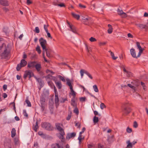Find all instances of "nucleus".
Returning <instances> with one entry per match:
<instances>
[{
    "instance_id": "1",
    "label": "nucleus",
    "mask_w": 148,
    "mask_h": 148,
    "mask_svg": "<svg viewBox=\"0 0 148 148\" xmlns=\"http://www.w3.org/2000/svg\"><path fill=\"white\" fill-rule=\"evenodd\" d=\"M1 44L0 46V52L3 51L1 54V56L5 58H6L8 57L10 53L11 47L9 44L6 45L4 43Z\"/></svg>"
},
{
    "instance_id": "2",
    "label": "nucleus",
    "mask_w": 148,
    "mask_h": 148,
    "mask_svg": "<svg viewBox=\"0 0 148 148\" xmlns=\"http://www.w3.org/2000/svg\"><path fill=\"white\" fill-rule=\"evenodd\" d=\"M130 104L129 103H124L122 106V110L123 115L126 116L131 111L130 107Z\"/></svg>"
},
{
    "instance_id": "3",
    "label": "nucleus",
    "mask_w": 148,
    "mask_h": 148,
    "mask_svg": "<svg viewBox=\"0 0 148 148\" xmlns=\"http://www.w3.org/2000/svg\"><path fill=\"white\" fill-rule=\"evenodd\" d=\"M42 128L48 131H52L54 129L53 127L49 123L47 122H42L41 123Z\"/></svg>"
},
{
    "instance_id": "4",
    "label": "nucleus",
    "mask_w": 148,
    "mask_h": 148,
    "mask_svg": "<svg viewBox=\"0 0 148 148\" xmlns=\"http://www.w3.org/2000/svg\"><path fill=\"white\" fill-rule=\"evenodd\" d=\"M40 101L41 110L43 112L45 110V96L43 95H41L40 96Z\"/></svg>"
},
{
    "instance_id": "5",
    "label": "nucleus",
    "mask_w": 148,
    "mask_h": 148,
    "mask_svg": "<svg viewBox=\"0 0 148 148\" xmlns=\"http://www.w3.org/2000/svg\"><path fill=\"white\" fill-rule=\"evenodd\" d=\"M27 61L24 59H22L21 60L20 64L17 65L16 67V70L17 71H19L21 67L25 66L27 65Z\"/></svg>"
},
{
    "instance_id": "6",
    "label": "nucleus",
    "mask_w": 148,
    "mask_h": 148,
    "mask_svg": "<svg viewBox=\"0 0 148 148\" xmlns=\"http://www.w3.org/2000/svg\"><path fill=\"white\" fill-rule=\"evenodd\" d=\"M39 41L40 45L43 50V51H44V49H45L46 48V45H47V41L45 40L43 38H41L40 39Z\"/></svg>"
},
{
    "instance_id": "7",
    "label": "nucleus",
    "mask_w": 148,
    "mask_h": 148,
    "mask_svg": "<svg viewBox=\"0 0 148 148\" xmlns=\"http://www.w3.org/2000/svg\"><path fill=\"white\" fill-rule=\"evenodd\" d=\"M29 76V79H30L31 77L34 76V74L31 71H26L25 72L23 75V77L25 79H26L27 77Z\"/></svg>"
},
{
    "instance_id": "8",
    "label": "nucleus",
    "mask_w": 148,
    "mask_h": 148,
    "mask_svg": "<svg viewBox=\"0 0 148 148\" xmlns=\"http://www.w3.org/2000/svg\"><path fill=\"white\" fill-rule=\"evenodd\" d=\"M4 145L5 148H12V142L10 139H7L4 141Z\"/></svg>"
},
{
    "instance_id": "9",
    "label": "nucleus",
    "mask_w": 148,
    "mask_h": 148,
    "mask_svg": "<svg viewBox=\"0 0 148 148\" xmlns=\"http://www.w3.org/2000/svg\"><path fill=\"white\" fill-rule=\"evenodd\" d=\"M54 102L52 99H51L49 101V107L51 113V114L53 113V110L54 108Z\"/></svg>"
},
{
    "instance_id": "10",
    "label": "nucleus",
    "mask_w": 148,
    "mask_h": 148,
    "mask_svg": "<svg viewBox=\"0 0 148 148\" xmlns=\"http://www.w3.org/2000/svg\"><path fill=\"white\" fill-rule=\"evenodd\" d=\"M55 126L57 129L61 132H64V129L62 127L63 126L62 124L60 123H55Z\"/></svg>"
},
{
    "instance_id": "11",
    "label": "nucleus",
    "mask_w": 148,
    "mask_h": 148,
    "mask_svg": "<svg viewBox=\"0 0 148 148\" xmlns=\"http://www.w3.org/2000/svg\"><path fill=\"white\" fill-rule=\"evenodd\" d=\"M136 25L137 27L141 29H145L146 31H148V23L147 25H143L141 24H136Z\"/></svg>"
},
{
    "instance_id": "12",
    "label": "nucleus",
    "mask_w": 148,
    "mask_h": 148,
    "mask_svg": "<svg viewBox=\"0 0 148 148\" xmlns=\"http://www.w3.org/2000/svg\"><path fill=\"white\" fill-rule=\"evenodd\" d=\"M55 92V103L56 105V108L58 107L59 105V99L58 96V92Z\"/></svg>"
},
{
    "instance_id": "13",
    "label": "nucleus",
    "mask_w": 148,
    "mask_h": 148,
    "mask_svg": "<svg viewBox=\"0 0 148 148\" xmlns=\"http://www.w3.org/2000/svg\"><path fill=\"white\" fill-rule=\"evenodd\" d=\"M76 134L75 132L68 133L66 136V139L69 140L71 138H74L76 136Z\"/></svg>"
},
{
    "instance_id": "14",
    "label": "nucleus",
    "mask_w": 148,
    "mask_h": 148,
    "mask_svg": "<svg viewBox=\"0 0 148 148\" xmlns=\"http://www.w3.org/2000/svg\"><path fill=\"white\" fill-rule=\"evenodd\" d=\"M35 67V68L37 71L39 73L41 74L42 73L41 71V65L39 64H36Z\"/></svg>"
},
{
    "instance_id": "15",
    "label": "nucleus",
    "mask_w": 148,
    "mask_h": 148,
    "mask_svg": "<svg viewBox=\"0 0 148 148\" xmlns=\"http://www.w3.org/2000/svg\"><path fill=\"white\" fill-rule=\"evenodd\" d=\"M36 62L35 61L31 62H28L27 67L29 68H33L35 67Z\"/></svg>"
},
{
    "instance_id": "16",
    "label": "nucleus",
    "mask_w": 148,
    "mask_h": 148,
    "mask_svg": "<svg viewBox=\"0 0 148 148\" xmlns=\"http://www.w3.org/2000/svg\"><path fill=\"white\" fill-rule=\"evenodd\" d=\"M83 20L84 23L86 25H88L91 21V18L88 17L86 18L83 19Z\"/></svg>"
},
{
    "instance_id": "17",
    "label": "nucleus",
    "mask_w": 148,
    "mask_h": 148,
    "mask_svg": "<svg viewBox=\"0 0 148 148\" xmlns=\"http://www.w3.org/2000/svg\"><path fill=\"white\" fill-rule=\"evenodd\" d=\"M86 129L85 127H83L82 130V131L79 133V136L78 138V139L79 140V143L80 144L81 140H82V134L84 132L85 130Z\"/></svg>"
},
{
    "instance_id": "18",
    "label": "nucleus",
    "mask_w": 148,
    "mask_h": 148,
    "mask_svg": "<svg viewBox=\"0 0 148 148\" xmlns=\"http://www.w3.org/2000/svg\"><path fill=\"white\" fill-rule=\"evenodd\" d=\"M51 147L52 148H62V146L58 143H56L52 144Z\"/></svg>"
},
{
    "instance_id": "19",
    "label": "nucleus",
    "mask_w": 148,
    "mask_h": 148,
    "mask_svg": "<svg viewBox=\"0 0 148 148\" xmlns=\"http://www.w3.org/2000/svg\"><path fill=\"white\" fill-rule=\"evenodd\" d=\"M45 51L46 53V55L47 57L49 58H50L51 57V53L52 51L50 49H48L46 48L45 49H44V51H43L44 52Z\"/></svg>"
},
{
    "instance_id": "20",
    "label": "nucleus",
    "mask_w": 148,
    "mask_h": 148,
    "mask_svg": "<svg viewBox=\"0 0 148 148\" xmlns=\"http://www.w3.org/2000/svg\"><path fill=\"white\" fill-rule=\"evenodd\" d=\"M0 4L5 6L8 5V1L6 0H0Z\"/></svg>"
},
{
    "instance_id": "21",
    "label": "nucleus",
    "mask_w": 148,
    "mask_h": 148,
    "mask_svg": "<svg viewBox=\"0 0 148 148\" xmlns=\"http://www.w3.org/2000/svg\"><path fill=\"white\" fill-rule=\"evenodd\" d=\"M130 53L132 56L134 58H137L136 56V52L134 49L132 48L130 50Z\"/></svg>"
},
{
    "instance_id": "22",
    "label": "nucleus",
    "mask_w": 148,
    "mask_h": 148,
    "mask_svg": "<svg viewBox=\"0 0 148 148\" xmlns=\"http://www.w3.org/2000/svg\"><path fill=\"white\" fill-rule=\"evenodd\" d=\"M34 77L36 80L38 82L39 84L41 87L43 85V82L42 80L40 78H38L36 76H34Z\"/></svg>"
},
{
    "instance_id": "23",
    "label": "nucleus",
    "mask_w": 148,
    "mask_h": 148,
    "mask_svg": "<svg viewBox=\"0 0 148 148\" xmlns=\"http://www.w3.org/2000/svg\"><path fill=\"white\" fill-rule=\"evenodd\" d=\"M48 84L49 85V86L52 88H54L55 92H57V91L56 89V87L51 81H48Z\"/></svg>"
},
{
    "instance_id": "24",
    "label": "nucleus",
    "mask_w": 148,
    "mask_h": 148,
    "mask_svg": "<svg viewBox=\"0 0 148 148\" xmlns=\"http://www.w3.org/2000/svg\"><path fill=\"white\" fill-rule=\"evenodd\" d=\"M75 98H72L71 100V105L73 107L77 106V103L75 102Z\"/></svg>"
},
{
    "instance_id": "25",
    "label": "nucleus",
    "mask_w": 148,
    "mask_h": 148,
    "mask_svg": "<svg viewBox=\"0 0 148 148\" xmlns=\"http://www.w3.org/2000/svg\"><path fill=\"white\" fill-rule=\"evenodd\" d=\"M54 80L57 87L59 89H61L62 87V84L61 82L60 81L57 82L56 80H55V79H54Z\"/></svg>"
},
{
    "instance_id": "26",
    "label": "nucleus",
    "mask_w": 148,
    "mask_h": 148,
    "mask_svg": "<svg viewBox=\"0 0 148 148\" xmlns=\"http://www.w3.org/2000/svg\"><path fill=\"white\" fill-rule=\"evenodd\" d=\"M66 84L69 87L70 89L73 88V86L71 84L70 80L68 78L66 79Z\"/></svg>"
},
{
    "instance_id": "27",
    "label": "nucleus",
    "mask_w": 148,
    "mask_h": 148,
    "mask_svg": "<svg viewBox=\"0 0 148 148\" xmlns=\"http://www.w3.org/2000/svg\"><path fill=\"white\" fill-rule=\"evenodd\" d=\"M126 143L127 144L126 148H130L133 147V145L132 143H130V140H128L126 142Z\"/></svg>"
},
{
    "instance_id": "28",
    "label": "nucleus",
    "mask_w": 148,
    "mask_h": 148,
    "mask_svg": "<svg viewBox=\"0 0 148 148\" xmlns=\"http://www.w3.org/2000/svg\"><path fill=\"white\" fill-rule=\"evenodd\" d=\"M69 27L70 28V30L72 31L74 33H76V31L75 27L74 26L72 25H69Z\"/></svg>"
},
{
    "instance_id": "29",
    "label": "nucleus",
    "mask_w": 148,
    "mask_h": 148,
    "mask_svg": "<svg viewBox=\"0 0 148 148\" xmlns=\"http://www.w3.org/2000/svg\"><path fill=\"white\" fill-rule=\"evenodd\" d=\"M16 134V130L14 128L12 129L11 131V137L12 138L14 137Z\"/></svg>"
},
{
    "instance_id": "30",
    "label": "nucleus",
    "mask_w": 148,
    "mask_h": 148,
    "mask_svg": "<svg viewBox=\"0 0 148 148\" xmlns=\"http://www.w3.org/2000/svg\"><path fill=\"white\" fill-rule=\"evenodd\" d=\"M71 14L75 18L77 19V20H79V19L80 18V16L78 14H76L73 12H72Z\"/></svg>"
},
{
    "instance_id": "31",
    "label": "nucleus",
    "mask_w": 148,
    "mask_h": 148,
    "mask_svg": "<svg viewBox=\"0 0 148 148\" xmlns=\"http://www.w3.org/2000/svg\"><path fill=\"white\" fill-rule=\"evenodd\" d=\"M109 52L110 53V55L113 60H115L118 58L117 57H115L114 56V53L111 51H109Z\"/></svg>"
},
{
    "instance_id": "32",
    "label": "nucleus",
    "mask_w": 148,
    "mask_h": 148,
    "mask_svg": "<svg viewBox=\"0 0 148 148\" xmlns=\"http://www.w3.org/2000/svg\"><path fill=\"white\" fill-rule=\"evenodd\" d=\"M70 89L71 90V93H70V94H71V95L73 96V98H75V97L76 95L75 92L73 90V88Z\"/></svg>"
},
{
    "instance_id": "33",
    "label": "nucleus",
    "mask_w": 148,
    "mask_h": 148,
    "mask_svg": "<svg viewBox=\"0 0 148 148\" xmlns=\"http://www.w3.org/2000/svg\"><path fill=\"white\" fill-rule=\"evenodd\" d=\"M38 128V122L37 121L36 122V125L33 127V129L35 132H37V130Z\"/></svg>"
},
{
    "instance_id": "34",
    "label": "nucleus",
    "mask_w": 148,
    "mask_h": 148,
    "mask_svg": "<svg viewBox=\"0 0 148 148\" xmlns=\"http://www.w3.org/2000/svg\"><path fill=\"white\" fill-rule=\"evenodd\" d=\"M86 71H86L85 70H84V69H82L80 70V73L81 75V77L82 78L83 76L84 73L85 74V72H86Z\"/></svg>"
},
{
    "instance_id": "35",
    "label": "nucleus",
    "mask_w": 148,
    "mask_h": 148,
    "mask_svg": "<svg viewBox=\"0 0 148 148\" xmlns=\"http://www.w3.org/2000/svg\"><path fill=\"white\" fill-rule=\"evenodd\" d=\"M60 138H61L62 139H64V136L65 135V133L64 132H60Z\"/></svg>"
},
{
    "instance_id": "36",
    "label": "nucleus",
    "mask_w": 148,
    "mask_h": 148,
    "mask_svg": "<svg viewBox=\"0 0 148 148\" xmlns=\"http://www.w3.org/2000/svg\"><path fill=\"white\" fill-rule=\"evenodd\" d=\"M136 45L138 48V49H139V50H143L144 49H142L140 45V43L138 42H137L136 43Z\"/></svg>"
},
{
    "instance_id": "37",
    "label": "nucleus",
    "mask_w": 148,
    "mask_h": 148,
    "mask_svg": "<svg viewBox=\"0 0 148 148\" xmlns=\"http://www.w3.org/2000/svg\"><path fill=\"white\" fill-rule=\"evenodd\" d=\"M99 121L98 120V117L96 116H95L93 119V121L94 123H97V122H98Z\"/></svg>"
},
{
    "instance_id": "38",
    "label": "nucleus",
    "mask_w": 148,
    "mask_h": 148,
    "mask_svg": "<svg viewBox=\"0 0 148 148\" xmlns=\"http://www.w3.org/2000/svg\"><path fill=\"white\" fill-rule=\"evenodd\" d=\"M93 88L94 90V91L96 92H98L99 90L97 87V86L96 85H95L93 86Z\"/></svg>"
},
{
    "instance_id": "39",
    "label": "nucleus",
    "mask_w": 148,
    "mask_h": 148,
    "mask_svg": "<svg viewBox=\"0 0 148 148\" xmlns=\"http://www.w3.org/2000/svg\"><path fill=\"white\" fill-rule=\"evenodd\" d=\"M133 83L134 84L135 86H138L140 85V82L138 81H134L133 82H132V83Z\"/></svg>"
},
{
    "instance_id": "40",
    "label": "nucleus",
    "mask_w": 148,
    "mask_h": 148,
    "mask_svg": "<svg viewBox=\"0 0 148 148\" xmlns=\"http://www.w3.org/2000/svg\"><path fill=\"white\" fill-rule=\"evenodd\" d=\"M127 86L129 87H130L131 88H132L133 90L134 91H136V87L134 86H132L131 84H127Z\"/></svg>"
},
{
    "instance_id": "41",
    "label": "nucleus",
    "mask_w": 148,
    "mask_h": 148,
    "mask_svg": "<svg viewBox=\"0 0 148 148\" xmlns=\"http://www.w3.org/2000/svg\"><path fill=\"white\" fill-rule=\"evenodd\" d=\"M38 134L41 136L42 137H44L46 136L45 135L43 134V132L41 131H39L38 133Z\"/></svg>"
},
{
    "instance_id": "42",
    "label": "nucleus",
    "mask_w": 148,
    "mask_h": 148,
    "mask_svg": "<svg viewBox=\"0 0 148 148\" xmlns=\"http://www.w3.org/2000/svg\"><path fill=\"white\" fill-rule=\"evenodd\" d=\"M117 12H118V14L120 16L124 12L122 10H120L119 8L117 9Z\"/></svg>"
},
{
    "instance_id": "43",
    "label": "nucleus",
    "mask_w": 148,
    "mask_h": 148,
    "mask_svg": "<svg viewBox=\"0 0 148 148\" xmlns=\"http://www.w3.org/2000/svg\"><path fill=\"white\" fill-rule=\"evenodd\" d=\"M73 112L77 115H78L79 114V110L78 108L77 107V106L75 107V108L73 110Z\"/></svg>"
},
{
    "instance_id": "44",
    "label": "nucleus",
    "mask_w": 148,
    "mask_h": 148,
    "mask_svg": "<svg viewBox=\"0 0 148 148\" xmlns=\"http://www.w3.org/2000/svg\"><path fill=\"white\" fill-rule=\"evenodd\" d=\"M36 50L38 52V53L39 54L40 53L41 51L40 49V48L39 46L38 45L36 48Z\"/></svg>"
},
{
    "instance_id": "45",
    "label": "nucleus",
    "mask_w": 148,
    "mask_h": 148,
    "mask_svg": "<svg viewBox=\"0 0 148 148\" xmlns=\"http://www.w3.org/2000/svg\"><path fill=\"white\" fill-rule=\"evenodd\" d=\"M85 74H86V75H87L90 79H92L93 77H92V75L87 71H86V72H85Z\"/></svg>"
},
{
    "instance_id": "46",
    "label": "nucleus",
    "mask_w": 148,
    "mask_h": 148,
    "mask_svg": "<svg viewBox=\"0 0 148 148\" xmlns=\"http://www.w3.org/2000/svg\"><path fill=\"white\" fill-rule=\"evenodd\" d=\"M126 73V75L128 77H130L132 76V73L130 72L127 71Z\"/></svg>"
},
{
    "instance_id": "47",
    "label": "nucleus",
    "mask_w": 148,
    "mask_h": 148,
    "mask_svg": "<svg viewBox=\"0 0 148 148\" xmlns=\"http://www.w3.org/2000/svg\"><path fill=\"white\" fill-rule=\"evenodd\" d=\"M34 31L37 33H39L40 32V29L38 27H35V29Z\"/></svg>"
},
{
    "instance_id": "48",
    "label": "nucleus",
    "mask_w": 148,
    "mask_h": 148,
    "mask_svg": "<svg viewBox=\"0 0 148 148\" xmlns=\"http://www.w3.org/2000/svg\"><path fill=\"white\" fill-rule=\"evenodd\" d=\"M25 102L27 103V106L28 107H31V104L30 101L28 99H26Z\"/></svg>"
},
{
    "instance_id": "49",
    "label": "nucleus",
    "mask_w": 148,
    "mask_h": 148,
    "mask_svg": "<svg viewBox=\"0 0 148 148\" xmlns=\"http://www.w3.org/2000/svg\"><path fill=\"white\" fill-rule=\"evenodd\" d=\"M120 16L122 18H125L127 16V14L124 12L123 13V14H121Z\"/></svg>"
},
{
    "instance_id": "50",
    "label": "nucleus",
    "mask_w": 148,
    "mask_h": 148,
    "mask_svg": "<svg viewBox=\"0 0 148 148\" xmlns=\"http://www.w3.org/2000/svg\"><path fill=\"white\" fill-rule=\"evenodd\" d=\"M89 40L91 42H94L97 41V40L95 38H93L92 37L90 38Z\"/></svg>"
},
{
    "instance_id": "51",
    "label": "nucleus",
    "mask_w": 148,
    "mask_h": 148,
    "mask_svg": "<svg viewBox=\"0 0 148 148\" xmlns=\"http://www.w3.org/2000/svg\"><path fill=\"white\" fill-rule=\"evenodd\" d=\"M106 108V106L103 103H101L100 104V108H101L103 110L104 109V108Z\"/></svg>"
},
{
    "instance_id": "52",
    "label": "nucleus",
    "mask_w": 148,
    "mask_h": 148,
    "mask_svg": "<svg viewBox=\"0 0 148 148\" xmlns=\"http://www.w3.org/2000/svg\"><path fill=\"white\" fill-rule=\"evenodd\" d=\"M23 114L24 116L26 117L27 118L28 117V115L25 110H23Z\"/></svg>"
},
{
    "instance_id": "53",
    "label": "nucleus",
    "mask_w": 148,
    "mask_h": 148,
    "mask_svg": "<svg viewBox=\"0 0 148 148\" xmlns=\"http://www.w3.org/2000/svg\"><path fill=\"white\" fill-rule=\"evenodd\" d=\"M126 131L127 132L130 133L132 131V130L131 128L127 127L126 129Z\"/></svg>"
},
{
    "instance_id": "54",
    "label": "nucleus",
    "mask_w": 148,
    "mask_h": 148,
    "mask_svg": "<svg viewBox=\"0 0 148 148\" xmlns=\"http://www.w3.org/2000/svg\"><path fill=\"white\" fill-rule=\"evenodd\" d=\"M138 125L137 122L135 121L134 123L133 127L134 128H136L138 127Z\"/></svg>"
},
{
    "instance_id": "55",
    "label": "nucleus",
    "mask_w": 148,
    "mask_h": 148,
    "mask_svg": "<svg viewBox=\"0 0 148 148\" xmlns=\"http://www.w3.org/2000/svg\"><path fill=\"white\" fill-rule=\"evenodd\" d=\"M108 33L109 34L112 33V28H109V29L108 30Z\"/></svg>"
},
{
    "instance_id": "56",
    "label": "nucleus",
    "mask_w": 148,
    "mask_h": 148,
    "mask_svg": "<svg viewBox=\"0 0 148 148\" xmlns=\"http://www.w3.org/2000/svg\"><path fill=\"white\" fill-rule=\"evenodd\" d=\"M75 125L76 126H77L79 128H80V123H76L75 122Z\"/></svg>"
},
{
    "instance_id": "57",
    "label": "nucleus",
    "mask_w": 148,
    "mask_h": 148,
    "mask_svg": "<svg viewBox=\"0 0 148 148\" xmlns=\"http://www.w3.org/2000/svg\"><path fill=\"white\" fill-rule=\"evenodd\" d=\"M46 32L47 34V35L48 37L50 38L51 39H52V36H51L49 32L48 31H47Z\"/></svg>"
},
{
    "instance_id": "58",
    "label": "nucleus",
    "mask_w": 148,
    "mask_h": 148,
    "mask_svg": "<svg viewBox=\"0 0 148 148\" xmlns=\"http://www.w3.org/2000/svg\"><path fill=\"white\" fill-rule=\"evenodd\" d=\"M59 77L60 78V79L63 82H65V80L64 77L62 76H61L60 75L59 76Z\"/></svg>"
},
{
    "instance_id": "59",
    "label": "nucleus",
    "mask_w": 148,
    "mask_h": 148,
    "mask_svg": "<svg viewBox=\"0 0 148 148\" xmlns=\"http://www.w3.org/2000/svg\"><path fill=\"white\" fill-rule=\"evenodd\" d=\"M79 7L81 8H86V6L84 5H83L80 3L79 4Z\"/></svg>"
},
{
    "instance_id": "60",
    "label": "nucleus",
    "mask_w": 148,
    "mask_h": 148,
    "mask_svg": "<svg viewBox=\"0 0 148 148\" xmlns=\"http://www.w3.org/2000/svg\"><path fill=\"white\" fill-rule=\"evenodd\" d=\"M48 25H44V29L46 32V31L47 32V31H48V29H47V27H48Z\"/></svg>"
},
{
    "instance_id": "61",
    "label": "nucleus",
    "mask_w": 148,
    "mask_h": 148,
    "mask_svg": "<svg viewBox=\"0 0 148 148\" xmlns=\"http://www.w3.org/2000/svg\"><path fill=\"white\" fill-rule=\"evenodd\" d=\"M58 5L60 7H65V5L63 3H61L60 4H58Z\"/></svg>"
},
{
    "instance_id": "62",
    "label": "nucleus",
    "mask_w": 148,
    "mask_h": 148,
    "mask_svg": "<svg viewBox=\"0 0 148 148\" xmlns=\"http://www.w3.org/2000/svg\"><path fill=\"white\" fill-rule=\"evenodd\" d=\"M106 43V42H100L99 43V46H103L105 45Z\"/></svg>"
},
{
    "instance_id": "63",
    "label": "nucleus",
    "mask_w": 148,
    "mask_h": 148,
    "mask_svg": "<svg viewBox=\"0 0 148 148\" xmlns=\"http://www.w3.org/2000/svg\"><path fill=\"white\" fill-rule=\"evenodd\" d=\"M3 11H4L5 12H7L9 11L8 9L7 8H6L5 7H4L3 8Z\"/></svg>"
},
{
    "instance_id": "64",
    "label": "nucleus",
    "mask_w": 148,
    "mask_h": 148,
    "mask_svg": "<svg viewBox=\"0 0 148 148\" xmlns=\"http://www.w3.org/2000/svg\"><path fill=\"white\" fill-rule=\"evenodd\" d=\"M27 5H29L32 3V2L30 0H27Z\"/></svg>"
}]
</instances>
